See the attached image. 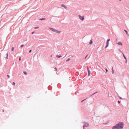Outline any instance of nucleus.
Listing matches in <instances>:
<instances>
[{
    "label": "nucleus",
    "mask_w": 129,
    "mask_h": 129,
    "mask_svg": "<svg viewBox=\"0 0 129 129\" xmlns=\"http://www.w3.org/2000/svg\"><path fill=\"white\" fill-rule=\"evenodd\" d=\"M123 127V123L122 122H119L116 124L115 126L112 127V129H115L116 128L118 129H122Z\"/></svg>",
    "instance_id": "1"
},
{
    "label": "nucleus",
    "mask_w": 129,
    "mask_h": 129,
    "mask_svg": "<svg viewBox=\"0 0 129 129\" xmlns=\"http://www.w3.org/2000/svg\"><path fill=\"white\" fill-rule=\"evenodd\" d=\"M78 16L80 19L81 20H84V17L83 16H81L80 15H79Z\"/></svg>",
    "instance_id": "2"
},
{
    "label": "nucleus",
    "mask_w": 129,
    "mask_h": 129,
    "mask_svg": "<svg viewBox=\"0 0 129 129\" xmlns=\"http://www.w3.org/2000/svg\"><path fill=\"white\" fill-rule=\"evenodd\" d=\"M89 126V124L85 122L84 124V127H87Z\"/></svg>",
    "instance_id": "3"
},
{
    "label": "nucleus",
    "mask_w": 129,
    "mask_h": 129,
    "mask_svg": "<svg viewBox=\"0 0 129 129\" xmlns=\"http://www.w3.org/2000/svg\"><path fill=\"white\" fill-rule=\"evenodd\" d=\"M110 40V39H108L107 42V45L106 46L105 48H107L109 44V42Z\"/></svg>",
    "instance_id": "4"
},
{
    "label": "nucleus",
    "mask_w": 129,
    "mask_h": 129,
    "mask_svg": "<svg viewBox=\"0 0 129 129\" xmlns=\"http://www.w3.org/2000/svg\"><path fill=\"white\" fill-rule=\"evenodd\" d=\"M50 29H51L52 31L55 32H57V30H56L52 28H50Z\"/></svg>",
    "instance_id": "5"
},
{
    "label": "nucleus",
    "mask_w": 129,
    "mask_h": 129,
    "mask_svg": "<svg viewBox=\"0 0 129 129\" xmlns=\"http://www.w3.org/2000/svg\"><path fill=\"white\" fill-rule=\"evenodd\" d=\"M61 6L62 7H64L65 9H66L67 7L64 5L62 4L61 5Z\"/></svg>",
    "instance_id": "6"
},
{
    "label": "nucleus",
    "mask_w": 129,
    "mask_h": 129,
    "mask_svg": "<svg viewBox=\"0 0 129 129\" xmlns=\"http://www.w3.org/2000/svg\"><path fill=\"white\" fill-rule=\"evenodd\" d=\"M118 44L119 45H121V46H122V43H121V42H119L118 43Z\"/></svg>",
    "instance_id": "7"
},
{
    "label": "nucleus",
    "mask_w": 129,
    "mask_h": 129,
    "mask_svg": "<svg viewBox=\"0 0 129 129\" xmlns=\"http://www.w3.org/2000/svg\"><path fill=\"white\" fill-rule=\"evenodd\" d=\"M124 31H125V32L126 33V34L128 35L129 36V35L128 34V32L126 30H124Z\"/></svg>",
    "instance_id": "8"
},
{
    "label": "nucleus",
    "mask_w": 129,
    "mask_h": 129,
    "mask_svg": "<svg viewBox=\"0 0 129 129\" xmlns=\"http://www.w3.org/2000/svg\"><path fill=\"white\" fill-rule=\"evenodd\" d=\"M61 56H59L58 55H57L56 56V57H58V58H59V57H61Z\"/></svg>",
    "instance_id": "9"
},
{
    "label": "nucleus",
    "mask_w": 129,
    "mask_h": 129,
    "mask_svg": "<svg viewBox=\"0 0 129 129\" xmlns=\"http://www.w3.org/2000/svg\"><path fill=\"white\" fill-rule=\"evenodd\" d=\"M122 54H123V55L124 58L125 59V60H126V57H125V56H124V54H123V53H122Z\"/></svg>",
    "instance_id": "10"
},
{
    "label": "nucleus",
    "mask_w": 129,
    "mask_h": 129,
    "mask_svg": "<svg viewBox=\"0 0 129 129\" xmlns=\"http://www.w3.org/2000/svg\"><path fill=\"white\" fill-rule=\"evenodd\" d=\"M23 73L25 75H27V73L25 72L24 71L23 72Z\"/></svg>",
    "instance_id": "11"
},
{
    "label": "nucleus",
    "mask_w": 129,
    "mask_h": 129,
    "mask_svg": "<svg viewBox=\"0 0 129 129\" xmlns=\"http://www.w3.org/2000/svg\"><path fill=\"white\" fill-rule=\"evenodd\" d=\"M92 42H92V41H91H91H90V42L89 43V44H92Z\"/></svg>",
    "instance_id": "12"
},
{
    "label": "nucleus",
    "mask_w": 129,
    "mask_h": 129,
    "mask_svg": "<svg viewBox=\"0 0 129 129\" xmlns=\"http://www.w3.org/2000/svg\"><path fill=\"white\" fill-rule=\"evenodd\" d=\"M54 69H55V71H57V68H54Z\"/></svg>",
    "instance_id": "13"
},
{
    "label": "nucleus",
    "mask_w": 129,
    "mask_h": 129,
    "mask_svg": "<svg viewBox=\"0 0 129 129\" xmlns=\"http://www.w3.org/2000/svg\"><path fill=\"white\" fill-rule=\"evenodd\" d=\"M113 68H112V74H113L114 73V70H113Z\"/></svg>",
    "instance_id": "14"
},
{
    "label": "nucleus",
    "mask_w": 129,
    "mask_h": 129,
    "mask_svg": "<svg viewBox=\"0 0 129 129\" xmlns=\"http://www.w3.org/2000/svg\"><path fill=\"white\" fill-rule=\"evenodd\" d=\"M45 19V18H43L40 19V20H44Z\"/></svg>",
    "instance_id": "15"
},
{
    "label": "nucleus",
    "mask_w": 129,
    "mask_h": 129,
    "mask_svg": "<svg viewBox=\"0 0 129 129\" xmlns=\"http://www.w3.org/2000/svg\"><path fill=\"white\" fill-rule=\"evenodd\" d=\"M70 60V58H68L67 60H66L67 61H69Z\"/></svg>",
    "instance_id": "16"
},
{
    "label": "nucleus",
    "mask_w": 129,
    "mask_h": 129,
    "mask_svg": "<svg viewBox=\"0 0 129 129\" xmlns=\"http://www.w3.org/2000/svg\"><path fill=\"white\" fill-rule=\"evenodd\" d=\"M14 47H13L12 49V51H14Z\"/></svg>",
    "instance_id": "17"
},
{
    "label": "nucleus",
    "mask_w": 129,
    "mask_h": 129,
    "mask_svg": "<svg viewBox=\"0 0 129 129\" xmlns=\"http://www.w3.org/2000/svg\"><path fill=\"white\" fill-rule=\"evenodd\" d=\"M39 28V27H35L34 28L35 29H37V28Z\"/></svg>",
    "instance_id": "18"
},
{
    "label": "nucleus",
    "mask_w": 129,
    "mask_h": 129,
    "mask_svg": "<svg viewBox=\"0 0 129 129\" xmlns=\"http://www.w3.org/2000/svg\"><path fill=\"white\" fill-rule=\"evenodd\" d=\"M88 72V76H89L90 74V71L89 72Z\"/></svg>",
    "instance_id": "19"
},
{
    "label": "nucleus",
    "mask_w": 129,
    "mask_h": 129,
    "mask_svg": "<svg viewBox=\"0 0 129 129\" xmlns=\"http://www.w3.org/2000/svg\"><path fill=\"white\" fill-rule=\"evenodd\" d=\"M24 46V45H21L20 46L21 47H23V46Z\"/></svg>",
    "instance_id": "20"
},
{
    "label": "nucleus",
    "mask_w": 129,
    "mask_h": 129,
    "mask_svg": "<svg viewBox=\"0 0 129 129\" xmlns=\"http://www.w3.org/2000/svg\"><path fill=\"white\" fill-rule=\"evenodd\" d=\"M7 76H8V77L9 78H10V76H9V75H7Z\"/></svg>",
    "instance_id": "21"
},
{
    "label": "nucleus",
    "mask_w": 129,
    "mask_h": 129,
    "mask_svg": "<svg viewBox=\"0 0 129 129\" xmlns=\"http://www.w3.org/2000/svg\"><path fill=\"white\" fill-rule=\"evenodd\" d=\"M13 84L14 85H15V82H13Z\"/></svg>",
    "instance_id": "22"
},
{
    "label": "nucleus",
    "mask_w": 129,
    "mask_h": 129,
    "mask_svg": "<svg viewBox=\"0 0 129 129\" xmlns=\"http://www.w3.org/2000/svg\"><path fill=\"white\" fill-rule=\"evenodd\" d=\"M56 32L57 33H60V31H57V32Z\"/></svg>",
    "instance_id": "23"
},
{
    "label": "nucleus",
    "mask_w": 129,
    "mask_h": 129,
    "mask_svg": "<svg viewBox=\"0 0 129 129\" xmlns=\"http://www.w3.org/2000/svg\"><path fill=\"white\" fill-rule=\"evenodd\" d=\"M105 70H106V72H107V71H108V70H107V69H105Z\"/></svg>",
    "instance_id": "24"
},
{
    "label": "nucleus",
    "mask_w": 129,
    "mask_h": 129,
    "mask_svg": "<svg viewBox=\"0 0 129 129\" xmlns=\"http://www.w3.org/2000/svg\"><path fill=\"white\" fill-rule=\"evenodd\" d=\"M31 50H29V53H30V52H31Z\"/></svg>",
    "instance_id": "25"
},
{
    "label": "nucleus",
    "mask_w": 129,
    "mask_h": 129,
    "mask_svg": "<svg viewBox=\"0 0 129 129\" xmlns=\"http://www.w3.org/2000/svg\"><path fill=\"white\" fill-rule=\"evenodd\" d=\"M21 57H20L19 59V61H20L21 60Z\"/></svg>",
    "instance_id": "26"
},
{
    "label": "nucleus",
    "mask_w": 129,
    "mask_h": 129,
    "mask_svg": "<svg viewBox=\"0 0 129 129\" xmlns=\"http://www.w3.org/2000/svg\"><path fill=\"white\" fill-rule=\"evenodd\" d=\"M87 56H88V55H86V57H85V59H86V58L87 57Z\"/></svg>",
    "instance_id": "27"
},
{
    "label": "nucleus",
    "mask_w": 129,
    "mask_h": 129,
    "mask_svg": "<svg viewBox=\"0 0 129 129\" xmlns=\"http://www.w3.org/2000/svg\"><path fill=\"white\" fill-rule=\"evenodd\" d=\"M119 98L121 99H122V98L120 97H119Z\"/></svg>",
    "instance_id": "28"
},
{
    "label": "nucleus",
    "mask_w": 129,
    "mask_h": 129,
    "mask_svg": "<svg viewBox=\"0 0 129 129\" xmlns=\"http://www.w3.org/2000/svg\"><path fill=\"white\" fill-rule=\"evenodd\" d=\"M85 100V99H84V100H83V101H81V102H82L83 101H84Z\"/></svg>",
    "instance_id": "29"
},
{
    "label": "nucleus",
    "mask_w": 129,
    "mask_h": 129,
    "mask_svg": "<svg viewBox=\"0 0 129 129\" xmlns=\"http://www.w3.org/2000/svg\"><path fill=\"white\" fill-rule=\"evenodd\" d=\"M8 53H7V56H8Z\"/></svg>",
    "instance_id": "30"
},
{
    "label": "nucleus",
    "mask_w": 129,
    "mask_h": 129,
    "mask_svg": "<svg viewBox=\"0 0 129 129\" xmlns=\"http://www.w3.org/2000/svg\"><path fill=\"white\" fill-rule=\"evenodd\" d=\"M88 72H89L90 71L89 69H88Z\"/></svg>",
    "instance_id": "31"
},
{
    "label": "nucleus",
    "mask_w": 129,
    "mask_h": 129,
    "mask_svg": "<svg viewBox=\"0 0 129 129\" xmlns=\"http://www.w3.org/2000/svg\"><path fill=\"white\" fill-rule=\"evenodd\" d=\"M118 103H120V101H119L118 102Z\"/></svg>",
    "instance_id": "32"
},
{
    "label": "nucleus",
    "mask_w": 129,
    "mask_h": 129,
    "mask_svg": "<svg viewBox=\"0 0 129 129\" xmlns=\"http://www.w3.org/2000/svg\"><path fill=\"white\" fill-rule=\"evenodd\" d=\"M34 32H33L32 33V34H34Z\"/></svg>",
    "instance_id": "33"
},
{
    "label": "nucleus",
    "mask_w": 129,
    "mask_h": 129,
    "mask_svg": "<svg viewBox=\"0 0 129 129\" xmlns=\"http://www.w3.org/2000/svg\"><path fill=\"white\" fill-rule=\"evenodd\" d=\"M52 55H51V57H52Z\"/></svg>",
    "instance_id": "34"
},
{
    "label": "nucleus",
    "mask_w": 129,
    "mask_h": 129,
    "mask_svg": "<svg viewBox=\"0 0 129 129\" xmlns=\"http://www.w3.org/2000/svg\"><path fill=\"white\" fill-rule=\"evenodd\" d=\"M6 58H7V59H8V56H7Z\"/></svg>",
    "instance_id": "35"
},
{
    "label": "nucleus",
    "mask_w": 129,
    "mask_h": 129,
    "mask_svg": "<svg viewBox=\"0 0 129 129\" xmlns=\"http://www.w3.org/2000/svg\"><path fill=\"white\" fill-rule=\"evenodd\" d=\"M125 62H127V60H126H126Z\"/></svg>",
    "instance_id": "36"
},
{
    "label": "nucleus",
    "mask_w": 129,
    "mask_h": 129,
    "mask_svg": "<svg viewBox=\"0 0 129 129\" xmlns=\"http://www.w3.org/2000/svg\"><path fill=\"white\" fill-rule=\"evenodd\" d=\"M87 70H88V69H89L88 68V67L87 68Z\"/></svg>",
    "instance_id": "37"
},
{
    "label": "nucleus",
    "mask_w": 129,
    "mask_h": 129,
    "mask_svg": "<svg viewBox=\"0 0 129 129\" xmlns=\"http://www.w3.org/2000/svg\"><path fill=\"white\" fill-rule=\"evenodd\" d=\"M119 1H121V0H119Z\"/></svg>",
    "instance_id": "38"
}]
</instances>
